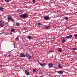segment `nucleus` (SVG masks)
Segmentation results:
<instances>
[{"label":"nucleus","mask_w":77,"mask_h":77,"mask_svg":"<svg viewBox=\"0 0 77 77\" xmlns=\"http://www.w3.org/2000/svg\"><path fill=\"white\" fill-rule=\"evenodd\" d=\"M75 37L76 38L77 37V34H75L74 35Z\"/></svg>","instance_id":"25"},{"label":"nucleus","mask_w":77,"mask_h":77,"mask_svg":"<svg viewBox=\"0 0 77 77\" xmlns=\"http://www.w3.org/2000/svg\"><path fill=\"white\" fill-rule=\"evenodd\" d=\"M31 38L32 37L31 36H28V38L29 39H31Z\"/></svg>","instance_id":"16"},{"label":"nucleus","mask_w":77,"mask_h":77,"mask_svg":"<svg viewBox=\"0 0 77 77\" xmlns=\"http://www.w3.org/2000/svg\"><path fill=\"white\" fill-rule=\"evenodd\" d=\"M27 29L26 28H24V29H23L24 30H26Z\"/></svg>","instance_id":"34"},{"label":"nucleus","mask_w":77,"mask_h":77,"mask_svg":"<svg viewBox=\"0 0 77 77\" xmlns=\"http://www.w3.org/2000/svg\"><path fill=\"white\" fill-rule=\"evenodd\" d=\"M16 39L17 41H19V39L18 38V36L17 38H16Z\"/></svg>","instance_id":"23"},{"label":"nucleus","mask_w":77,"mask_h":77,"mask_svg":"<svg viewBox=\"0 0 77 77\" xmlns=\"http://www.w3.org/2000/svg\"><path fill=\"white\" fill-rule=\"evenodd\" d=\"M25 72L26 73V74L27 75H29V71H28L27 70H25Z\"/></svg>","instance_id":"10"},{"label":"nucleus","mask_w":77,"mask_h":77,"mask_svg":"<svg viewBox=\"0 0 77 77\" xmlns=\"http://www.w3.org/2000/svg\"><path fill=\"white\" fill-rule=\"evenodd\" d=\"M53 0V1H54V0Z\"/></svg>","instance_id":"41"},{"label":"nucleus","mask_w":77,"mask_h":77,"mask_svg":"<svg viewBox=\"0 0 77 77\" xmlns=\"http://www.w3.org/2000/svg\"><path fill=\"white\" fill-rule=\"evenodd\" d=\"M8 21H10L11 19V17L10 15H8Z\"/></svg>","instance_id":"7"},{"label":"nucleus","mask_w":77,"mask_h":77,"mask_svg":"<svg viewBox=\"0 0 77 77\" xmlns=\"http://www.w3.org/2000/svg\"><path fill=\"white\" fill-rule=\"evenodd\" d=\"M17 13H18L19 14H22L23 13V12L22 11H21L20 9H18V10H17Z\"/></svg>","instance_id":"4"},{"label":"nucleus","mask_w":77,"mask_h":77,"mask_svg":"<svg viewBox=\"0 0 77 77\" xmlns=\"http://www.w3.org/2000/svg\"><path fill=\"white\" fill-rule=\"evenodd\" d=\"M53 39H54V40L55 39V38H53Z\"/></svg>","instance_id":"38"},{"label":"nucleus","mask_w":77,"mask_h":77,"mask_svg":"<svg viewBox=\"0 0 77 77\" xmlns=\"http://www.w3.org/2000/svg\"><path fill=\"white\" fill-rule=\"evenodd\" d=\"M71 0H70V1H71Z\"/></svg>","instance_id":"40"},{"label":"nucleus","mask_w":77,"mask_h":77,"mask_svg":"<svg viewBox=\"0 0 77 77\" xmlns=\"http://www.w3.org/2000/svg\"><path fill=\"white\" fill-rule=\"evenodd\" d=\"M16 25H17V26H20L19 23H17Z\"/></svg>","instance_id":"19"},{"label":"nucleus","mask_w":77,"mask_h":77,"mask_svg":"<svg viewBox=\"0 0 77 77\" xmlns=\"http://www.w3.org/2000/svg\"><path fill=\"white\" fill-rule=\"evenodd\" d=\"M36 71V68H34V69H33V71Z\"/></svg>","instance_id":"21"},{"label":"nucleus","mask_w":77,"mask_h":77,"mask_svg":"<svg viewBox=\"0 0 77 77\" xmlns=\"http://www.w3.org/2000/svg\"><path fill=\"white\" fill-rule=\"evenodd\" d=\"M20 56L21 57H25V54H20Z\"/></svg>","instance_id":"11"},{"label":"nucleus","mask_w":77,"mask_h":77,"mask_svg":"<svg viewBox=\"0 0 77 77\" xmlns=\"http://www.w3.org/2000/svg\"><path fill=\"white\" fill-rule=\"evenodd\" d=\"M10 34H11V35H12L13 33L12 32H10Z\"/></svg>","instance_id":"36"},{"label":"nucleus","mask_w":77,"mask_h":77,"mask_svg":"<svg viewBox=\"0 0 77 77\" xmlns=\"http://www.w3.org/2000/svg\"><path fill=\"white\" fill-rule=\"evenodd\" d=\"M26 55L27 57H28V59H31V56L30 55V54H28V53H26Z\"/></svg>","instance_id":"5"},{"label":"nucleus","mask_w":77,"mask_h":77,"mask_svg":"<svg viewBox=\"0 0 77 77\" xmlns=\"http://www.w3.org/2000/svg\"><path fill=\"white\" fill-rule=\"evenodd\" d=\"M65 39H63L62 41V43H64L65 42Z\"/></svg>","instance_id":"12"},{"label":"nucleus","mask_w":77,"mask_h":77,"mask_svg":"<svg viewBox=\"0 0 77 77\" xmlns=\"http://www.w3.org/2000/svg\"><path fill=\"white\" fill-rule=\"evenodd\" d=\"M11 56V54H9V55H8V57H10Z\"/></svg>","instance_id":"24"},{"label":"nucleus","mask_w":77,"mask_h":77,"mask_svg":"<svg viewBox=\"0 0 77 77\" xmlns=\"http://www.w3.org/2000/svg\"><path fill=\"white\" fill-rule=\"evenodd\" d=\"M13 45H14V46H15V44H14V43H13Z\"/></svg>","instance_id":"33"},{"label":"nucleus","mask_w":77,"mask_h":77,"mask_svg":"<svg viewBox=\"0 0 77 77\" xmlns=\"http://www.w3.org/2000/svg\"><path fill=\"white\" fill-rule=\"evenodd\" d=\"M58 67L59 68H62V66H61L60 63H59L58 65Z\"/></svg>","instance_id":"13"},{"label":"nucleus","mask_w":77,"mask_h":77,"mask_svg":"<svg viewBox=\"0 0 77 77\" xmlns=\"http://www.w3.org/2000/svg\"><path fill=\"white\" fill-rule=\"evenodd\" d=\"M20 17H21L22 18H27L28 17V16L26 14H23V15H21L20 16Z\"/></svg>","instance_id":"1"},{"label":"nucleus","mask_w":77,"mask_h":77,"mask_svg":"<svg viewBox=\"0 0 77 77\" xmlns=\"http://www.w3.org/2000/svg\"><path fill=\"white\" fill-rule=\"evenodd\" d=\"M50 26H47L46 27V29H48L50 27Z\"/></svg>","instance_id":"22"},{"label":"nucleus","mask_w":77,"mask_h":77,"mask_svg":"<svg viewBox=\"0 0 77 77\" xmlns=\"http://www.w3.org/2000/svg\"><path fill=\"white\" fill-rule=\"evenodd\" d=\"M46 65V63H43L42 64V66H45V65Z\"/></svg>","instance_id":"26"},{"label":"nucleus","mask_w":77,"mask_h":77,"mask_svg":"<svg viewBox=\"0 0 77 77\" xmlns=\"http://www.w3.org/2000/svg\"><path fill=\"white\" fill-rule=\"evenodd\" d=\"M60 52H62V50L61 48H58V50Z\"/></svg>","instance_id":"14"},{"label":"nucleus","mask_w":77,"mask_h":77,"mask_svg":"<svg viewBox=\"0 0 77 77\" xmlns=\"http://www.w3.org/2000/svg\"><path fill=\"white\" fill-rule=\"evenodd\" d=\"M11 20L12 21H14V19H11Z\"/></svg>","instance_id":"30"},{"label":"nucleus","mask_w":77,"mask_h":77,"mask_svg":"<svg viewBox=\"0 0 77 77\" xmlns=\"http://www.w3.org/2000/svg\"><path fill=\"white\" fill-rule=\"evenodd\" d=\"M65 20H68V17H65Z\"/></svg>","instance_id":"20"},{"label":"nucleus","mask_w":77,"mask_h":77,"mask_svg":"<svg viewBox=\"0 0 77 77\" xmlns=\"http://www.w3.org/2000/svg\"><path fill=\"white\" fill-rule=\"evenodd\" d=\"M50 17L48 15L46 16V17H44V19L45 20H48L49 19Z\"/></svg>","instance_id":"3"},{"label":"nucleus","mask_w":77,"mask_h":77,"mask_svg":"<svg viewBox=\"0 0 77 77\" xmlns=\"http://www.w3.org/2000/svg\"><path fill=\"white\" fill-rule=\"evenodd\" d=\"M5 1L6 2H7V3H8V2H10V1H11V0H5Z\"/></svg>","instance_id":"18"},{"label":"nucleus","mask_w":77,"mask_h":77,"mask_svg":"<svg viewBox=\"0 0 77 77\" xmlns=\"http://www.w3.org/2000/svg\"><path fill=\"white\" fill-rule=\"evenodd\" d=\"M5 26V23L2 20H0V27H3Z\"/></svg>","instance_id":"2"},{"label":"nucleus","mask_w":77,"mask_h":77,"mask_svg":"<svg viewBox=\"0 0 77 77\" xmlns=\"http://www.w3.org/2000/svg\"><path fill=\"white\" fill-rule=\"evenodd\" d=\"M58 73L59 74H63V71L62 70H60V71H57Z\"/></svg>","instance_id":"8"},{"label":"nucleus","mask_w":77,"mask_h":77,"mask_svg":"<svg viewBox=\"0 0 77 77\" xmlns=\"http://www.w3.org/2000/svg\"><path fill=\"white\" fill-rule=\"evenodd\" d=\"M38 62H39V60L38 61Z\"/></svg>","instance_id":"39"},{"label":"nucleus","mask_w":77,"mask_h":77,"mask_svg":"<svg viewBox=\"0 0 77 77\" xmlns=\"http://www.w3.org/2000/svg\"><path fill=\"white\" fill-rule=\"evenodd\" d=\"M39 64H40V65L41 66H42V63H41V62H39Z\"/></svg>","instance_id":"27"},{"label":"nucleus","mask_w":77,"mask_h":77,"mask_svg":"<svg viewBox=\"0 0 77 77\" xmlns=\"http://www.w3.org/2000/svg\"><path fill=\"white\" fill-rule=\"evenodd\" d=\"M33 3H35L36 0H33Z\"/></svg>","instance_id":"29"},{"label":"nucleus","mask_w":77,"mask_h":77,"mask_svg":"<svg viewBox=\"0 0 77 77\" xmlns=\"http://www.w3.org/2000/svg\"><path fill=\"white\" fill-rule=\"evenodd\" d=\"M54 51V50H50V51H49V52H51V53H52V52H53Z\"/></svg>","instance_id":"28"},{"label":"nucleus","mask_w":77,"mask_h":77,"mask_svg":"<svg viewBox=\"0 0 77 77\" xmlns=\"http://www.w3.org/2000/svg\"><path fill=\"white\" fill-rule=\"evenodd\" d=\"M4 8H2V7L1 8H0V11H4Z\"/></svg>","instance_id":"15"},{"label":"nucleus","mask_w":77,"mask_h":77,"mask_svg":"<svg viewBox=\"0 0 77 77\" xmlns=\"http://www.w3.org/2000/svg\"><path fill=\"white\" fill-rule=\"evenodd\" d=\"M48 66L49 68H51L53 66V64L51 63H49L48 64Z\"/></svg>","instance_id":"6"},{"label":"nucleus","mask_w":77,"mask_h":77,"mask_svg":"<svg viewBox=\"0 0 77 77\" xmlns=\"http://www.w3.org/2000/svg\"><path fill=\"white\" fill-rule=\"evenodd\" d=\"M0 66H1V67H2V66H3L2 65H1Z\"/></svg>","instance_id":"35"},{"label":"nucleus","mask_w":77,"mask_h":77,"mask_svg":"<svg viewBox=\"0 0 77 77\" xmlns=\"http://www.w3.org/2000/svg\"><path fill=\"white\" fill-rule=\"evenodd\" d=\"M38 25L39 26H42V24L41 23H38Z\"/></svg>","instance_id":"31"},{"label":"nucleus","mask_w":77,"mask_h":77,"mask_svg":"<svg viewBox=\"0 0 77 77\" xmlns=\"http://www.w3.org/2000/svg\"><path fill=\"white\" fill-rule=\"evenodd\" d=\"M19 33H20V35L21 34V33L20 32H19Z\"/></svg>","instance_id":"37"},{"label":"nucleus","mask_w":77,"mask_h":77,"mask_svg":"<svg viewBox=\"0 0 77 77\" xmlns=\"http://www.w3.org/2000/svg\"><path fill=\"white\" fill-rule=\"evenodd\" d=\"M72 49H73V50H77V48H72Z\"/></svg>","instance_id":"32"},{"label":"nucleus","mask_w":77,"mask_h":77,"mask_svg":"<svg viewBox=\"0 0 77 77\" xmlns=\"http://www.w3.org/2000/svg\"><path fill=\"white\" fill-rule=\"evenodd\" d=\"M72 37V35H70L69 36H66V38H68V39H69V38H71Z\"/></svg>","instance_id":"9"},{"label":"nucleus","mask_w":77,"mask_h":77,"mask_svg":"<svg viewBox=\"0 0 77 77\" xmlns=\"http://www.w3.org/2000/svg\"><path fill=\"white\" fill-rule=\"evenodd\" d=\"M11 32H15V29H11Z\"/></svg>","instance_id":"17"}]
</instances>
